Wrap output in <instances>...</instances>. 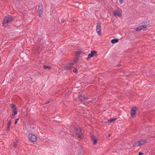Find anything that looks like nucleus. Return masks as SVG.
<instances>
[{
	"mask_svg": "<svg viewBox=\"0 0 155 155\" xmlns=\"http://www.w3.org/2000/svg\"><path fill=\"white\" fill-rule=\"evenodd\" d=\"M13 20L12 16L10 15H8L6 16L4 18L3 21V24L5 25L6 24L10 23Z\"/></svg>",
	"mask_w": 155,
	"mask_h": 155,
	"instance_id": "f257e3e1",
	"label": "nucleus"
},
{
	"mask_svg": "<svg viewBox=\"0 0 155 155\" xmlns=\"http://www.w3.org/2000/svg\"><path fill=\"white\" fill-rule=\"evenodd\" d=\"M146 142V140H139L134 143L133 145V146L136 147L140 145H144Z\"/></svg>",
	"mask_w": 155,
	"mask_h": 155,
	"instance_id": "f03ea898",
	"label": "nucleus"
},
{
	"mask_svg": "<svg viewBox=\"0 0 155 155\" xmlns=\"http://www.w3.org/2000/svg\"><path fill=\"white\" fill-rule=\"evenodd\" d=\"M37 12H38V16L41 17L43 12V6L41 4H40L39 5Z\"/></svg>",
	"mask_w": 155,
	"mask_h": 155,
	"instance_id": "7ed1b4c3",
	"label": "nucleus"
},
{
	"mask_svg": "<svg viewBox=\"0 0 155 155\" xmlns=\"http://www.w3.org/2000/svg\"><path fill=\"white\" fill-rule=\"evenodd\" d=\"M28 136L29 140L32 142H34L37 140L36 136L31 133L29 134Z\"/></svg>",
	"mask_w": 155,
	"mask_h": 155,
	"instance_id": "20e7f679",
	"label": "nucleus"
},
{
	"mask_svg": "<svg viewBox=\"0 0 155 155\" xmlns=\"http://www.w3.org/2000/svg\"><path fill=\"white\" fill-rule=\"evenodd\" d=\"M97 51H91V54H89L88 55V57L87 58V60H88L89 58L92 57L94 56H96L97 55Z\"/></svg>",
	"mask_w": 155,
	"mask_h": 155,
	"instance_id": "39448f33",
	"label": "nucleus"
},
{
	"mask_svg": "<svg viewBox=\"0 0 155 155\" xmlns=\"http://www.w3.org/2000/svg\"><path fill=\"white\" fill-rule=\"evenodd\" d=\"M101 23L99 22L97 23L96 26V31L99 35H101Z\"/></svg>",
	"mask_w": 155,
	"mask_h": 155,
	"instance_id": "423d86ee",
	"label": "nucleus"
},
{
	"mask_svg": "<svg viewBox=\"0 0 155 155\" xmlns=\"http://www.w3.org/2000/svg\"><path fill=\"white\" fill-rule=\"evenodd\" d=\"M81 129L80 127H77L76 129V135L78 138H80L82 134Z\"/></svg>",
	"mask_w": 155,
	"mask_h": 155,
	"instance_id": "0eeeda50",
	"label": "nucleus"
},
{
	"mask_svg": "<svg viewBox=\"0 0 155 155\" xmlns=\"http://www.w3.org/2000/svg\"><path fill=\"white\" fill-rule=\"evenodd\" d=\"M136 110V107L135 106L133 107L131 109V114L133 118H134L135 117Z\"/></svg>",
	"mask_w": 155,
	"mask_h": 155,
	"instance_id": "6e6552de",
	"label": "nucleus"
},
{
	"mask_svg": "<svg viewBox=\"0 0 155 155\" xmlns=\"http://www.w3.org/2000/svg\"><path fill=\"white\" fill-rule=\"evenodd\" d=\"M91 139L92 141L93 144L94 145H96L97 143V137L93 135H92Z\"/></svg>",
	"mask_w": 155,
	"mask_h": 155,
	"instance_id": "1a4fd4ad",
	"label": "nucleus"
},
{
	"mask_svg": "<svg viewBox=\"0 0 155 155\" xmlns=\"http://www.w3.org/2000/svg\"><path fill=\"white\" fill-rule=\"evenodd\" d=\"M114 15L115 16H117L118 17H120L121 16V14L120 13L119 9H118L117 10H115L113 12Z\"/></svg>",
	"mask_w": 155,
	"mask_h": 155,
	"instance_id": "9d476101",
	"label": "nucleus"
},
{
	"mask_svg": "<svg viewBox=\"0 0 155 155\" xmlns=\"http://www.w3.org/2000/svg\"><path fill=\"white\" fill-rule=\"evenodd\" d=\"M79 98L81 101H85L87 100V98L85 97V96L84 94H81L80 96H79Z\"/></svg>",
	"mask_w": 155,
	"mask_h": 155,
	"instance_id": "9b49d317",
	"label": "nucleus"
},
{
	"mask_svg": "<svg viewBox=\"0 0 155 155\" xmlns=\"http://www.w3.org/2000/svg\"><path fill=\"white\" fill-rule=\"evenodd\" d=\"M73 64L70 63L68 65H67L64 67V68L66 70H68V69H71L73 68Z\"/></svg>",
	"mask_w": 155,
	"mask_h": 155,
	"instance_id": "f8f14e48",
	"label": "nucleus"
},
{
	"mask_svg": "<svg viewBox=\"0 0 155 155\" xmlns=\"http://www.w3.org/2000/svg\"><path fill=\"white\" fill-rule=\"evenodd\" d=\"M150 21L147 19L143 21L141 23V24H143L146 26L147 27L149 24Z\"/></svg>",
	"mask_w": 155,
	"mask_h": 155,
	"instance_id": "ddd939ff",
	"label": "nucleus"
},
{
	"mask_svg": "<svg viewBox=\"0 0 155 155\" xmlns=\"http://www.w3.org/2000/svg\"><path fill=\"white\" fill-rule=\"evenodd\" d=\"M78 152L77 155H81V153L82 152L83 150L81 147H80L78 148Z\"/></svg>",
	"mask_w": 155,
	"mask_h": 155,
	"instance_id": "4468645a",
	"label": "nucleus"
},
{
	"mask_svg": "<svg viewBox=\"0 0 155 155\" xmlns=\"http://www.w3.org/2000/svg\"><path fill=\"white\" fill-rule=\"evenodd\" d=\"M12 123V121L10 120H9L7 123V130L8 131L9 130L10 126H11Z\"/></svg>",
	"mask_w": 155,
	"mask_h": 155,
	"instance_id": "2eb2a0df",
	"label": "nucleus"
},
{
	"mask_svg": "<svg viewBox=\"0 0 155 155\" xmlns=\"http://www.w3.org/2000/svg\"><path fill=\"white\" fill-rule=\"evenodd\" d=\"M118 39L115 38L112 39L111 42L112 44H114L118 42Z\"/></svg>",
	"mask_w": 155,
	"mask_h": 155,
	"instance_id": "dca6fc26",
	"label": "nucleus"
},
{
	"mask_svg": "<svg viewBox=\"0 0 155 155\" xmlns=\"http://www.w3.org/2000/svg\"><path fill=\"white\" fill-rule=\"evenodd\" d=\"M11 107L13 111H14V110H17V109L15 105L13 104H11Z\"/></svg>",
	"mask_w": 155,
	"mask_h": 155,
	"instance_id": "f3484780",
	"label": "nucleus"
},
{
	"mask_svg": "<svg viewBox=\"0 0 155 155\" xmlns=\"http://www.w3.org/2000/svg\"><path fill=\"white\" fill-rule=\"evenodd\" d=\"M11 107L13 111H14V110H17V109L15 105L13 104H11Z\"/></svg>",
	"mask_w": 155,
	"mask_h": 155,
	"instance_id": "a211bd4d",
	"label": "nucleus"
},
{
	"mask_svg": "<svg viewBox=\"0 0 155 155\" xmlns=\"http://www.w3.org/2000/svg\"><path fill=\"white\" fill-rule=\"evenodd\" d=\"M43 67L45 69H50L51 68V67L50 66H47L44 65L43 66Z\"/></svg>",
	"mask_w": 155,
	"mask_h": 155,
	"instance_id": "6ab92c4d",
	"label": "nucleus"
},
{
	"mask_svg": "<svg viewBox=\"0 0 155 155\" xmlns=\"http://www.w3.org/2000/svg\"><path fill=\"white\" fill-rule=\"evenodd\" d=\"M116 120V118H113L112 119H110V120H108V122L109 123H111L112 122H114L115 121V120Z\"/></svg>",
	"mask_w": 155,
	"mask_h": 155,
	"instance_id": "aec40b11",
	"label": "nucleus"
},
{
	"mask_svg": "<svg viewBox=\"0 0 155 155\" xmlns=\"http://www.w3.org/2000/svg\"><path fill=\"white\" fill-rule=\"evenodd\" d=\"M17 113V110H14L12 111V116H14L15 115H16Z\"/></svg>",
	"mask_w": 155,
	"mask_h": 155,
	"instance_id": "412c9836",
	"label": "nucleus"
},
{
	"mask_svg": "<svg viewBox=\"0 0 155 155\" xmlns=\"http://www.w3.org/2000/svg\"><path fill=\"white\" fill-rule=\"evenodd\" d=\"M141 25L140 26V28H142V29L143 28H145L147 27L146 26H145V25H144L143 24H141Z\"/></svg>",
	"mask_w": 155,
	"mask_h": 155,
	"instance_id": "4be33fe9",
	"label": "nucleus"
},
{
	"mask_svg": "<svg viewBox=\"0 0 155 155\" xmlns=\"http://www.w3.org/2000/svg\"><path fill=\"white\" fill-rule=\"evenodd\" d=\"M17 143L18 141H16L14 142L13 146L14 148H15L16 147Z\"/></svg>",
	"mask_w": 155,
	"mask_h": 155,
	"instance_id": "5701e85b",
	"label": "nucleus"
},
{
	"mask_svg": "<svg viewBox=\"0 0 155 155\" xmlns=\"http://www.w3.org/2000/svg\"><path fill=\"white\" fill-rule=\"evenodd\" d=\"M73 68V71L74 72H75V73H76V72H77V69L76 68H74L73 67V68Z\"/></svg>",
	"mask_w": 155,
	"mask_h": 155,
	"instance_id": "b1692460",
	"label": "nucleus"
},
{
	"mask_svg": "<svg viewBox=\"0 0 155 155\" xmlns=\"http://www.w3.org/2000/svg\"><path fill=\"white\" fill-rule=\"evenodd\" d=\"M142 29V28H140V27H139L137 28L136 31H140Z\"/></svg>",
	"mask_w": 155,
	"mask_h": 155,
	"instance_id": "393cba45",
	"label": "nucleus"
},
{
	"mask_svg": "<svg viewBox=\"0 0 155 155\" xmlns=\"http://www.w3.org/2000/svg\"><path fill=\"white\" fill-rule=\"evenodd\" d=\"M81 53L82 52L81 51H78L77 52V55L79 56Z\"/></svg>",
	"mask_w": 155,
	"mask_h": 155,
	"instance_id": "a878e982",
	"label": "nucleus"
},
{
	"mask_svg": "<svg viewBox=\"0 0 155 155\" xmlns=\"http://www.w3.org/2000/svg\"><path fill=\"white\" fill-rule=\"evenodd\" d=\"M19 119L18 118H17V119H16L15 120V122L14 123V124H17V122L19 120Z\"/></svg>",
	"mask_w": 155,
	"mask_h": 155,
	"instance_id": "bb28decb",
	"label": "nucleus"
},
{
	"mask_svg": "<svg viewBox=\"0 0 155 155\" xmlns=\"http://www.w3.org/2000/svg\"><path fill=\"white\" fill-rule=\"evenodd\" d=\"M143 153H141V152H139V153L138 155H143Z\"/></svg>",
	"mask_w": 155,
	"mask_h": 155,
	"instance_id": "cd10ccee",
	"label": "nucleus"
},
{
	"mask_svg": "<svg viewBox=\"0 0 155 155\" xmlns=\"http://www.w3.org/2000/svg\"><path fill=\"white\" fill-rule=\"evenodd\" d=\"M120 3L121 4L123 3V0H120Z\"/></svg>",
	"mask_w": 155,
	"mask_h": 155,
	"instance_id": "c85d7f7f",
	"label": "nucleus"
},
{
	"mask_svg": "<svg viewBox=\"0 0 155 155\" xmlns=\"http://www.w3.org/2000/svg\"><path fill=\"white\" fill-rule=\"evenodd\" d=\"M65 21V20L64 19H62V20H61V22L62 23H64V22Z\"/></svg>",
	"mask_w": 155,
	"mask_h": 155,
	"instance_id": "c756f323",
	"label": "nucleus"
},
{
	"mask_svg": "<svg viewBox=\"0 0 155 155\" xmlns=\"http://www.w3.org/2000/svg\"><path fill=\"white\" fill-rule=\"evenodd\" d=\"M50 102V101H47V102H46L45 103V104H48Z\"/></svg>",
	"mask_w": 155,
	"mask_h": 155,
	"instance_id": "7c9ffc66",
	"label": "nucleus"
},
{
	"mask_svg": "<svg viewBox=\"0 0 155 155\" xmlns=\"http://www.w3.org/2000/svg\"><path fill=\"white\" fill-rule=\"evenodd\" d=\"M120 65H120V64H118V65H117V67H119V66H120Z\"/></svg>",
	"mask_w": 155,
	"mask_h": 155,
	"instance_id": "2f4dec72",
	"label": "nucleus"
},
{
	"mask_svg": "<svg viewBox=\"0 0 155 155\" xmlns=\"http://www.w3.org/2000/svg\"><path fill=\"white\" fill-rule=\"evenodd\" d=\"M14 116H12V118H13L14 117Z\"/></svg>",
	"mask_w": 155,
	"mask_h": 155,
	"instance_id": "473e14b6",
	"label": "nucleus"
},
{
	"mask_svg": "<svg viewBox=\"0 0 155 155\" xmlns=\"http://www.w3.org/2000/svg\"><path fill=\"white\" fill-rule=\"evenodd\" d=\"M110 135H111L110 134H109V135H108V136H109V137H110Z\"/></svg>",
	"mask_w": 155,
	"mask_h": 155,
	"instance_id": "72a5a7b5",
	"label": "nucleus"
}]
</instances>
